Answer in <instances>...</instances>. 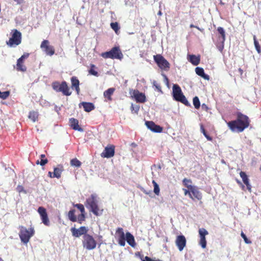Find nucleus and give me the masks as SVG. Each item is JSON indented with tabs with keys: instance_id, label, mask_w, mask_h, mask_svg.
I'll return each instance as SVG.
<instances>
[{
	"instance_id": "8",
	"label": "nucleus",
	"mask_w": 261,
	"mask_h": 261,
	"mask_svg": "<svg viewBox=\"0 0 261 261\" xmlns=\"http://www.w3.org/2000/svg\"><path fill=\"white\" fill-rule=\"evenodd\" d=\"M82 244L84 248L90 250L96 248L97 242L92 236L88 233L83 237Z\"/></svg>"
},
{
	"instance_id": "25",
	"label": "nucleus",
	"mask_w": 261,
	"mask_h": 261,
	"mask_svg": "<svg viewBox=\"0 0 261 261\" xmlns=\"http://www.w3.org/2000/svg\"><path fill=\"white\" fill-rule=\"evenodd\" d=\"M195 72L197 75L203 77L204 79L209 80V75L205 74L204 69L202 68L199 67H196L195 68Z\"/></svg>"
},
{
	"instance_id": "42",
	"label": "nucleus",
	"mask_w": 261,
	"mask_h": 261,
	"mask_svg": "<svg viewBox=\"0 0 261 261\" xmlns=\"http://www.w3.org/2000/svg\"><path fill=\"white\" fill-rule=\"evenodd\" d=\"M48 161L47 159H41L40 161L37 160L36 162L37 165L40 164L41 166H43L48 163Z\"/></svg>"
},
{
	"instance_id": "33",
	"label": "nucleus",
	"mask_w": 261,
	"mask_h": 261,
	"mask_svg": "<svg viewBox=\"0 0 261 261\" xmlns=\"http://www.w3.org/2000/svg\"><path fill=\"white\" fill-rule=\"evenodd\" d=\"M70 165L71 166L80 167L81 166L82 163L76 158H74L70 160Z\"/></svg>"
},
{
	"instance_id": "26",
	"label": "nucleus",
	"mask_w": 261,
	"mask_h": 261,
	"mask_svg": "<svg viewBox=\"0 0 261 261\" xmlns=\"http://www.w3.org/2000/svg\"><path fill=\"white\" fill-rule=\"evenodd\" d=\"M63 171V167L62 165H58V167L54 168L53 176L59 178L61 176V174Z\"/></svg>"
},
{
	"instance_id": "18",
	"label": "nucleus",
	"mask_w": 261,
	"mask_h": 261,
	"mask_svg": "<svg viewBox=\"0 0 261 261\" xmlns=\"http://www.w3.org/2000/svg\"><path fill=\"white\" fill-rule=\"evenodd\" d=\"M190 190H191V194L192 196V198H190L191 199L193 200L195 199H197L198 200H201L202 198V194L199 191L198 188L196 186H194Z\"/></svg>"
},
{
	"instance_id": "37",
	"label": "nucleus",
	"mask_w": 261,
	"mask_h": 261,
	"mask_svg": "<svg viewBox=\"0 0 261 261\" xmlns=\"http://www.w3.org/2000/svg\"><path fill=\"white\" fill-rule=\"evenodd\" d=\"M193 102L195 108L196 109H199L200 106V102L199 98L197 96H195L193 98Z\"/></svg>"
},
{
	"instance_id": "27",
	"label": "nucleus",
	"mask_w": 261,
	"mask_h": 261,
	"mask_svg": "<svg viewBox=\"0 0 261 261\" xmlns=\"http://www.w3.org/2000/svg\"><path fill=\"white\" fill-rule=\"evenodd\" d=\"M188 60L195 66L198 65L200 63L199 57L194 55H189L188 56Z\"/></svg>"
},
{
	"instance_id": "6",
	"label": "nucleus",
	"mask_w": 261,
	"mask_h": 261,
	"mask_svg": "<svg viewBox=\"0 0 261 261\" xmlns=\"http://www.w3.org/2000/svg\"><path fill=\"white\" fill-rule=\"evenodd\" d=\"M86 205L90 209V211L96 216H98L101 213H99V208L97 204V200L96 195L92 194L86 200Z\"/></svg>"
},
{
	"instance_id": "5",
	"label": "nucleus",
	"mask_w": 261,
	"mask_h": 261,
	"mask_svg": "<svg viewBox=\"0 0 261 261\" xmlns=\"http://www.w3.org/2000/svg\"><path fill=\"white\" fill-rule=\"evenodd\" d=\"M21 33L17 30L13 29L11 31V37L6 41V44L9 47L16 46L21 43Z\"/></svg>"
},
{
	"instance_id": "20",
	"label": "nucleus",
	"mask_w": 261,
	"mask_h": 261,
	"mask_svg": "<svg viewBox=\"0 0 261 261\" xmlns=\"http://www.w3.org/2000/svg\"><path fill=\"white\" fill-rule=\"evenodd\" d=\"M240 175L242 178L244 184L246 186L247 190L249 191H251V186L249 183V179L246 173L244 171H241L240 172Z\"/></svg>"
},
{
	"instance_id": "61",
	"label": "nucleus",
	"mask_w": 261,
	"mask_h": 261,
	"mask_svg": "<svg viewBox=\"0 0 261 261\" xmlns=\"http://www.w3.org/2000/svg\"><path fill=\"white\" fill-rule=\"evenodd\" d=\"M0 261H4L3 259L0 257Z\"/></svg>"
},
{
	"instance_id": "24",
	"label": "nucleus",
	"mask_w": 261,
	"mask_h": 261,
	"mask_svg": "<svg viewBox=\"0 0 261 261\" xmlns=\"http://www.w3.org/2000/svg\"><path fill=\"white\" fill-rule=\"evenodd\" d=\"M126 241L127 243L132 247H135L136 246V242L134 237L130 232H127L126 233Z\"/></svg>"
},
{
	"instance_id": "29",
	"label": "nucleus",
	"mask_w": 261,
	"mask_h": 261,
	"mask_svg": "<svg viewBox=\"0 0 261 261\" xmlns=\"http://www.w3.org/2000/svg\"><path fill=\"white\" fill-rule=\"evenodd\" d=\"M28 117L33 122H35L38 121L39 113L37 111H32L29 112Z\"/></svg>"
},
{
	"instance_id": "44",
	"label": "nucleus",
	"mask_w": 261,
	"mask_h": 261,
	"mask_svg": "<svg viewBox=\"0 0 261 261\" xmlns=\"http://www.w3.org/2000/svg\"><path fill=\"white\" fill-rule=\"evenodd\" d=\"M9 95H10V92L8 91L1 92V95L0 98H2L3 99H5L9 96Z\"/></svg>"
},
{
	"instance_id": "19",
	"label": "nucleus",
	"mask_w": 261,
	"mask_h": 261,
	"mask_svg": "<svg viewBox=\"0 0 261 261\" xmlns=\"http://www.w3.org/2000/svg\"><path fill=\"white\" fill-rule=\"evenodd\" d=\"M69 122L70 125L73 129L78 130L80 132L84 131L83 128L79 126V121L76 119L71 118L69 119Z\"/></svg>"
},
{
	"instance_id": "7",
	"label": "nucleus",
	"mask_w": 261,
	"mask_h": 261,
	"mask_svg": "<svg viewBox=\"0 0 261 261\" xmlns=\"http://www.w3.org/2000/svg\"><path fill=\"white\" fill-rule=\"evenodd\" d=\"M217 31L219 35L217 37L215 44L221 53H222L224 47V42L226 39L225 32L224 29L221 27L217 28Z\"/></svg>"
},
{
	"instance_id": "17",
	"label": "nucleus",
	"mask_w": 261,
	"mask_h": 261,
	"mask_svg": "<svg viewBox=\"0 0 261 261\" xmlns=\"http://www.w3.org/2000/svg\"><path fill=\"white\" fill-rule=\"evenodd\" d=\"M145 125L148 128L154 133H161L163 131V127L160 125H156L152 121H146Z\"/></svg>"
},
{
	"instance_id": "53",
	"label": "nucleus",
	"mask_w": 261,
	"mask_h": 261,
	"mask_svg": "<svg viewBox=\"0 0 261 261\" xmlns=\"http://www.w3.org/2000/svg\"><path fill=\"white\" fill-rule=\"evenodd\" d=\"M236 181L237 182V184H238L239 185H240L242 188V189H244L245 187L242 184V183L239 180H238V179H236Z\"/></svg>"
},
{
	"instance_id": "4",
	"label": "nucleus",
	"mask_w": 261,
	"mask_h": 261,
	"mask_svg": "<svg viewBox=\"0 0 261 261\" xmlns=\"http://www.w3.org/2000/svg\"><path fill=\"white\" fill-rule=\"evenodd\" d=\"M51 86L55 91L58 92H61L64 95L70 96L72 93L67 83L65 81H63L61 83L58 81L54 82L51 84Z\"/></svg>"
},
{
	"instance_id": "55",
	"label": "nucleus",
	"mask_w": 261,
	"mask_h": 261,
	"mask_svg": "<svg viewBox=\"0 0 261 261\" xmlns=\"http://www.w3.org/2000/svg\"><path fill=\"white\" fill-rule=\"evenodd\" d=\"M48 175L50 178H54V177H55V176H53V174L52 172H50V171L48 172Z\"/></svg>"
},
{
	"instance_id": "49",
	"label": "nucleus",
	"mask_w": 261,
	"mask_h": 261,
	"mask_svg": "<svg viewBox=\"0 0 261 261\" xmlns=\"http://www.w3.org/2000/svg\"><path fill=\"white\" fill-rule=\"evenodd\" d=\"M116 233L118 236H125L123 229L122 228H118L116 230Z\"/></svg>"
},
{
	"instance_id": "52",
	"label": "nucleus",
	"mask_w": 261,
	"mask_h": 261,
	"mask_svg": "<svg viewBox=\"0 0 261 261\" xmlns=\"http://www.w3.org/2000/svg\"><path fill=\"white\" fill-rule=\"evenodd\" d=\"M120 29L118 22H115V34H118V31Z\"/></svg>"
},
{
	"instance_id": "39",
	"label": "nucleus",
	"mask_w": 261,
	"mask_h": 261,
	"mask_svg": "<svg viewBox=\"0 0 261 261\" xmlns=\"http://www.w3.org/2000/svg\"><path fill=\"white\" fill-rule=\"evenodd\" d=\"M152 184H153V187H154V189H153L154 193L156 195H158V196L159 195L160 190V188H159L158 184L154 180L152 181Z\"/></svg>"
},
{
	"instance_id": "57",
	"label": "nucleus",
	"mask_w": 261,
	"mask_h": 261,
	"mask_svg": "<svg viewBox=\"0 0 261 261\" xmlns=\"http://www.w3.org/2000/svg\"><path fill=\"white\" fill-rule=\"evenodd\" d=\"M190 28H197L198 30H200V29H199V28L198 27L195 26L194 24H191L190 25Z\"/></svg>"
},
{
	"instance_id": "16",
	"label": "nucleus",
	"mask_w": 261,
	"mask_h": 261,
	"mask_svg": "<svg viewBox=\"0 0 261 261\" xmlns=\"http://www.w3.org/2000/svg\"><path fill=\"white\" fill-rule=\"evenodd\" d=\"M114 155V146L113 145H108L105 147L104 150L101 153L100 155L103 158H110Z\"/></svg>"
},
{
	"instance_id": "30",
	"label": "nucleus",
	"mask_w": 261,
	"mask_h": 261,
	"mask_svg": "<svg viewBox=\"0 0 261 261\" xmlns=\"http://www.w3.org/2000/svg\"><path fill=\"white\" fill-rule=\"evenodd\" d=\"M75 210L73 209L69 211L68 213V217L69 219L73 222L77 221V217L75 215Z\"/></svg>"
},
{
	"instance_id": "45",
	"label": "nucleus",
	"mask_w": 261,
	"mask_h": 261,
	"mask_svg": "<svg viewBox=\"0 0 261 261\" xmlns=\"http://www.w3.org/2000/svg\"><path fill=\"white\" fill-rule=\"evenodd\" d=\"M241 236L243 238V239H244L245 242L246 244H250L251 243V241H250L248 239V238H247L246 236L244 233L243 232H241Z\"/></svg>"
},
{
	"instance_id": "3",
	"label": "nucleus",
	"mask_w": 261,
	"mask_h": 261,
	"mask_svg": "<svg viewBox=\"0 0 261 261\" xmlns=\"http://www.w3.org/2000/svg\"><path fill=\"white\" fill-rule=\"evenodd\" d=\"M172 90V94L174 100L182 103L186 106H190V103L184 95L179 85L177 84L173 85Z\"/></svg>"
},
{
	"instance_id": "2",
	"label": "nucleus",
	"mask_w": 261,
	"mask_h": 261,
	"mask_svg": "<svg viewBox=\"0 0 261 261\" xmlns=\"http://www.w3.org/2000/svg\"><path fill=\"white\" fill-rule=\"evenodd\" d=\"M19 237L22 243L27 244L30 239L34 235L35 230L32 227L27 228L23 226H19Z\"/></svg>"
},
{
	"instance_id": "15",
	"label": "nucleus",
	"mask_w": 261,
	"mask_h": 261,
	"mask_svg": "<svg viewBox=\"0 0 261 261\" xmlns=\"http://www.w3.org/2000/svg\"><path fill=\"white\" fill-rule=\"evenodd\" d=\"M187 240L184 235H179L176 237L175 244L180 251L183 250L186 246Z\"/></svg>"
},
{
	"instance_id": "31",
	"label": "nucleus",
	"mask_w": 261,
	"mask_h": 261,
	"mask_svg": "<svg viewBox=\"0 0 261 261\" xmlns=\"http://www.w3.org/2000/svg\"><path fill=\"white\" fill-rule=\"evenodd\" d=\"M16 69L18 71H20L22 72H24L27 70V67L25 66L23 64V61H17V64H16Z\"/></svg>"
},
{
	"instance_id": "9",
	"label": "nucleus",
	"mask_w": 261,
	"mask_h": 261,
	"mask_svg": "<svg viewBox=\"0 0 261 261\" xmlns=\"http://www.w3.org/2000/svg\"><path fill=\"white\" fill-rule=\"evenodd\" d=\"M153 59L158 66L162 70L168 71L170 68V64L161 55L153 56Z\"/></svg>"
},
{
	"instance_id": "43",
	"label": "nucleus",
	"mask_w": 261,
	"mask_h": 261,
	"mask_svg": "<svg viewBox=\"0 0 261 261\" xmlns=\"http://www.w3.org/2000/svg\"><path fill=\"white\" fill-rule=\"evenodd\" d=\"M74 206L77 207L81 211V213H85V208L82 204H76L74 205Z\"/></svg>"
},
{
	"instance_id": "11",
	"label": "nucleus",
	"mask_w": 261,
	"mask_h": 261,
	"mask_svg": "<svg viewBox=\"0 0 261 261\" xmlns=\"http://www.w3.org/2000/svg\"><path fill=\"white\" fill-rule=\"evenodd\" d=\"M40 47L47 55L51 56L55 54V48L54 46L49 44V42L47 40H44L41 42Z\"/></svg>"
},
{
	"instance_id": "1",
	"label": "nucleus",
	"mask_w": 261,
	"mask_h": 261,
	"mask_svg": "<svg viewBox=\"0 0 261 261\" xmlns=\"http://www.w3.org/2000/svg\"><path fill=\"white\" fill-rule=\"evenodd\" d=\"M237 116V119L229 121L227 125L232 132H242L250 124L249 117L241 112H238Z\"/></svg>"
},
{
	"instance_id": "56",
	"label": "nucleus",
	"mask_w": 261,
	"mask_h": 261,
	"mask_svg": "<svg viewBox=\"0 0 261 261\" xmlns=\"http://www.w3.org/2000/svg\"><path fill=\"white\" fill-rule=\"evenodd\" d=\"M110 25H111V27L112 28V29L114 30V27H115L114 22H112L110 24Z\"/></svg>"
},
{
	"instance_id": "51",
	"label": "nucleus",
	"mask_w": 261,
	"mask_h": 261,
	"mask_svg": "<svg viewBox=\"0 0 261 261\" xmlns=\"http://www.w3.org/2000/svg\"><path fill=\"white\" fill-rule=\"evenodd\" d=\"M153 85L159 91H161V86L156 81H153Z\"/></svg>"
},
{
	"instance_id": "10",
	"label": "nucleus",
	"mask_w": 261,
	"mask_h": 261,
	"mask_svg": "<svg viewBox=\"0 0 261 261\" xmlns=\"http://www.w3.org/2000/svg\"><path fill=\"white\" fill-rule=\"evenodd\" d=\"M129 94L133 98H134L137 102L144 103L146 101L145 94L140 92L138 90H130Z\"/></svg>"
},
{
	"instance_id": "35",
	"label": "nucleus",
	"mask_w": 261,
	"mask_h": 261,
	"mask_svg": "<svg viewBox=\"0 0 261 261\" xmlns=\"http://www.w3.org/2000/svg\"><path fill=\"white\" fill-rule=\"evenodd\" d=\"M200 130H201V132L205 136V137L207 139V140L212 141V140H213L212 138L206 133L205 130L204 129V127L202 124H200Z\"/></svg>"
},
{
	"instance_id": "23",
	"label": "nucleus",
	"mask_w": 261,
	"mask_h": 261,
	"mask_svg": "<svg viewBox=\"0 0 261 261\" xmlns=\"http://www.w3.org/2000/svg\"><path fill=\"white\" fill-rule=\"evenodd\" d=\"M83 106L84 111L87 112H90L95 108L94 105L91 102H82L80 103V106Z\"/></svg>"
},
{
	"instance_id": "50",
	"label": "nucleus",
	"mask_w": 261,
	"mask_h": 261,
	"mask_svg": "<svg viewBox=\"0 0 261 261\" xmlns=\"http://www.w3.org/2000/svg\"><path fill=\"white\" fill-rule=\"evenodd\" d=\"M29 53H24L20 58H19L17 60L19 61H23L25 59H27L29 57Z\"/></svg>"
},
{
	"instance_id": "58",
	"label": "nucleus",
	"mask_w": 261,
	"mask_h": 261,
	"mask_svg": "<svg viewBox=\"0 0 261 261\" xmlns=\"http://www.w3.org/2000/svg\"><path fill=\"white\" fill-rule=\"evenodd\" d=\"M239 71L241 75H242L243 73V70L241 68L239 69Z\"/></svg>"
},
{
	"instance_id": "47",
	"label": "nucleus",
	"mask_w": 261,
	"mask_h": 261,
	"mask_svg": "<svg viewBox=\"0 0 261 261\" xmlns=\"http://www.w3.org/2000/svg\"><path fill=\"white\" fill-rule=\"evenodd\" d=\"M130 109L132 112H134L135 113L137 114L139 110V107L138 106H134L133 104L131 106Z\"/></svg>"
},
{
	"instance_id": "32",
	"label": "nucleus",
	"mask_w": 261,
	"mask_h": 261,
	"mask_svg": "<svg viewBox=\"0 0 261 261\" xmlns=\"http://www.w3.org/2000/svg\"><path fill=\"white\" fill-rule=\"evenodd\" d=\"M182 182L183 185L187 188L189 189V190L194 186L193 185H192V181L190 179L185 178L183 179Z\"/></svg>"
},
{
	"instance_id": "46",
	"label": "nucleus",
	"mask_w": 261,
	"mask_h": 261,
	"mask_svg": "<svg viewBox=\"0 0 261 261\" xmlns=\"http://www.w3.org/2000/svg\"><path fill=\"white\" fill-rule=\"evenodd\" d=\"M182 191H184V195L185 196L188 195L190 198H192L191 194V190H189V189H182Z\"/></svg>"
},
{
	"instance_id": "12",
	"label": "nucleus",
	"mask_w": 261,
	"mask_h": 261,
	"mask_svg": "<svg viewBox=\"0 0 261 261\" xmlns=\"http://www.w3.org/2000/svg\"><path fill=\"white\" fill-rule=\"evenodd\" d=\"M70 231L72 233V235L75 238H79L81 236L83 235L85 236L88 234L87 232L88 229L85 226H81L79 228H76L75 227H72L70 229Z\"/></svg>"
},
{
	"instance_id": "48",
	"label": "nucleus",
	"mask_w": 261,
	"mask_h": 261,
	"mask_svg": "<svg viewBox=\"0 0 261 261\" xmlns=\"http://www.w3.org/2000/svg\"><path fill=\"white\" fill-rule=\"evenodd\" d=\"M142 261H162L159 259L156 258H151L147 256L144 257V259L142 260Z\"/></svg>"
},
{
	"instance_id": "13",
	"label": "nucleus",
	"mask_w": 261,
	"mask_h": 261,
	"mask_svg": "<svg viewBox=\"0 0 261 261\" xmlns=\"http://www.w3.org/2000/svg\"><path fill=\"white\" fill-rule=\"evenodd\" d=\"M198 233L200 237L199 243L202 248H205L206 247L205 236L207 235L208 232L205 228H202L199 229Z\"/></svg>"
},
{
	"instance_id": "59",
	"label": "nucleus",
	"mask_w": 261,
	"mask_h": 261,
	"mask_svg": "<svg viewBox=\"0 0 261 261\" xmlns=\"http://www.w3.org/2000/svg\"><path fill=\"white\" fill-rule=\"evenodd\" d=\"M40 158H41V159H45V154H41V155H40Z\"/></svg>"
},
{
	"instance_id": "36",
	"label": "nucleus",
	"mask_w": 261,
	"mask_h": 261,
	"mask_svg": "<svg viewBox=\"0 0 261 261\" xmlns=\"http://www.w3.org/2000/svg\"><path fill=\"white\" fill-rule=\"evenodd\" d=\"M253 40H254V46H255V49H256L257 52L258 54H260L261 53L260 46L258 42L257 41L255 36H253Z\"/></svg>"
},
{
	"instance_id": "22",
	"label": "nucleus",
	"mask_w": 261,
	"mask_h": 261,
	"mask_svg": "<svg viewBox=\"0 0 261 261\" xmlns=\"http://www.w3.org/2000/svg\"><path fill=\"white\" fill-rule=\"evenodd\" d=\"M71 82L72 87L73 88H75L76 93L77 94H79L80 93V88L79 87V85H80L79 80L77 79V78L76 76H72L71 78Z\"/></svg>"
},
{
	"instance_id": "41",
	"label": "nucleus",
	"mask_w": 261,
	"mask_h": 261,
	"mask_svg": "<svg viewBox=\"0 0 261 261\" xmlns=\"http://www.w3.org/2000/svg\"><path fill=\"white\" fill-rule=\"evenodd\" d=\"M85 220V213H81L77 217V221L78 222V223H79L80 224H81L83 221H84Z\"/></svg>"
},
{
	"instance_id": "62",
	"label": "nucleus",
	"mask_w": 261,
	"mask_h": 261,
	"mask_svg": "<svg viewBox=\"0 0 261 261\" xmlns=\"http://www.w3.org/2000/svg\"><path fill=\"white\" fill-rule=\"evenodd\" d=\"M158 14H159V15H161V11H160V12H159V13H158Z\"/></svg>"
},
{
	"instance_id": "60",
	"label": "nucleus",
	"mask_w": 261,
	"mask_h": 261,
	"mask_svg": "<svg viewBox=\"0 0 261 261\" xmlns=\"http://www.w3.org/2000/svg\"><path fill=\"white\" fill-rule=\"evenodd\" d=\"M202 108H205L206 109H207V106L205 104H202Z\"/></svg>"
},
{
	"instance_id": "40",
	"label": "nucleus",
	"mask_w": 261,
	"mask_h": 261,
	"mask_svg": "<svg viewBox=\"0 0 261 261\" xmlns=\"http://www.w3.org/2000/svg\"><path fill=\"white\" fill-rule=\"evenodd\" d=\"M95 68V66L93 64L91 65V68L89 71V72L90 74L93 75L94 76H97L98 74V72L95 70L94 68Z\"/></svg>"
},
{
	"instance_id": "28",
	"label": "nucleus",
	"mask_w": 261,
	"mask_h": 261,
	"mask_svg": "<svg viewBox=\"0 0 261 261\" xmlns=\"http://www.w3.org/2000/svg\"><path fill=\"white\" fill-rule=\"evenodd\" d=\"M101 56V57L106 59H114V47H112L109 51L102 53Z\"/></svg>"
},
{
	"instance_id": "21",
	"label": "nucleus",
	"mask_w": 261,
	"mask_h": 261,
	"mask_svg": "<svg viewBox=\"0 0 261 261\" xmlns=\"http://www.w3.org/2000/svg\"><path fill=\"white\" fill-rule=\"evenodd\" d=\"M114 92V88H111L103 92L105 101L106 102H112L113 98L112 97Z\"/></svg>"
},
{
	"instance_id": "38",
	"label": "nucleus",
	"mask_w": 261,
	"mask_h": 261,
	"mask_svg": "<svg viewBox=\"0 0 261 261\" xmlns=\"http://www.w3.org/2000/svg\"><path fill=\"white\" fill-rule=\"evenodd\" d=\"M126 238L125 236H118V243L121 246H124L125 245Z\"/></svg>"
},
{
	"instance_id": "14",
	"label": "nucleus",
	"mask_w": 261,
	"mask_h": 261,
	"mask_svg": "<svg viewBox=\"0 0 261 261\" xmlns=\"http://www.w3.org/2000/svg\"><path fill=\"white\" fill-rule=\"evenodd\" d=\"M38 212L41 217L42 223L46 226H48L49 225V220L46 209L42 206H40L38 208Z\"/></svg>"
},
{
	"instance_id": "54",
	"label": "nucleus",
	"mask_w": 261,
	"mask_h": 261,
	"mask_svg": "<svg viewBox=\"0 0 261 261\" xmlns=\"http://www.w3.org/2000/svg\"><path fill=\"white\" fill-rule=\"evenodd\" d=\"M17 4H21L23 3V0H14Z\"/></svg>"
},
{
	"instance_id": "34",
	"label": "nucleus",
	"mask_w": 261,
	"mask_h": 261,
	"mask_svg": "<svg viewBox=\"0 0 261 261\" xmlns=\"http://www.w3.org/2000/svg\"><path fill=\"white\" fill-rule=\"evenodd\" d=\"M123 57V55L119 49V47L115 46V59L121 60Z\"/></svg>"
}]
</instances>
